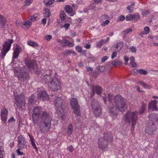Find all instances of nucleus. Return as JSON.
<instances>
[{
  "instance_id": "51",
  "label": "nucleus",
  "mask_w": 158,
  "mask_h": 158,
  "mask_svg": "<svg viewBox=\"0 0 158 158\" xmlns=\"http://www.w3.org/2000/svg\"><path fill=\"white\" fill-rule=\"evenodd\" d=\"M44 14L45 16L47 17H49L50 15V11L48 9L46 10V12H44Z\"/></svg>"
},
{
  "instance_id": "19",
  "label": "nucleus",
  "mask_w": 158,
  "mask_h": 158,
  "mask_svg": "<svg viewBox=\"0 0 158 158\" xmlns=\"http://www.w3.org/2000/svg\"><path fill=\"white\" fill-rule=\"evenodd\" d=\"M40 118L41 119L40 121H51L50 116L46 111H44L40 114Z\"/></svg>"
},
{
  "instance_id": "50",
  "label": "nucleus",
  "mask_w": 158,
  "mask_h": 158,
  "mask_svg": "<svg viewBox=\"0 0 158 158\" xmlns=\"http://www.w3.org/2000/svg\"><path fill=\"white\" fill-rule=\"evenodd\" d=\"M109 18V16L106 14L103 15L101 17V19L102 20H104L106 19H108Z\"/></svg>"
},
{
  "instance_id": "44",
  "label": "nucleus",
  "mask_w": 158,
  "mask_h": 158,
  "mask_svg": "<svg viewBox=\"0 0 158 158\" xmlns=\"http://www.w3.org/2000/svg\"><path fill=\"white\" fill-rule=\"evenodd\" d=\"M37 15V14H35L32 16H29L28 17V19L32 21H35L36 20Z\"/></svg>"
},
{
  "instance_id": "47",
  "label": "nucleus",
  "mask_w": 158,
  "mask_h": 158,
  "mask_svg": "<svg viewBox=\"0 0 158 158\" xmlns=\"http://www.w3.org/2000/svg\"><path fill=\"white\" fill-rule=\"evenodd\" d=\"M138 71L139 73L141 74L146 75L147 73V72L146 71L143 69H139Z\"/></svg>"
},
{
  "instance_id": "59",
  "label": "nucleus",
  "mask_w": 158,
  "mask_h": 158,
  "mask_svg": "<svg viewBox=\"0 0 158 158\" xmlns=\"http://www.w3.org/2000/svg\"><path fill=\"white\" fill-rule=\"evenodd\" d=\"M15 23L17 26H20L22 25V23L20 20H18L16 21Z\"/></svg>"
},
{
  "instance_id": "46",
  "label": "nucleus",
  "mask_w": 158,
  "mask_h": 158,
  "mask_svg": "<svg viewBox=\"0 0 158 158\" xmlns=\"http://www.w3.org/2000/svg\"><path fill=\"white\" fill-rule=\"evenodd\" d=\"M32 0H26L24 3V6H28L31 4L32 2Z\"/></svg>"
},
{
  "instance_id": "53",
  "label": "nucleus",
  "mask_w": 158,
  "mask_h": 158,
  "mask_svg": "<svg viewBox=\"0 0 158 158\" xmlns=\"http://www.w3.org/2000/svg\"><path fill=\"white\" fill-rule=\"evenodd\" d=\"M31 145L33 146V148L35 149V151L37 152L38 151V148L36 147L34 141V140H32V142H31Z\"/></svg>"
},
{
  "instance_id": "4",
  "label": "nucleus",
  "mask_w": 158,
  "mask_h": 158,
  "mask_svg": "<svg viewBox=\"0 0 158 158\" xmlns=\"http://www.w3.org/2000/svg\"><path fill=\"white\" fill-rule=\"evenodd\" d=\"M15 103L19 110L24 109L26 104L25 100L24 94L21 93L19 95L16 93H14Z\"/></svg>"
},
{
  "instance_id": "36",
  "label": "nucleus",
  "mask_w": 158,
  "mask_h": 158,
  "mask_svg": "<svg viewBox=\"0 0 158 158\" xmlns=\"http://www.w3.org/2000/svg\"><path fill=\"white\" fill-rule=\"evenodd\" d=\"M139 83L140 85L145 88L149 89L151 87L150 86L143 82L140 81L139 82Z\"/></svg>"
},
{
  "instance_id": "5",
  "label": "nucleus",
  "mask_w": 158,
  "mask_h": 158,
  "mask_svg": "<svg viewBox=\"0 0 158 158\" xmlns=\"http://www.w3.org/2000/svg\"><path fill=\"white\" fill-rule=\"evenodd\" d=\"M137 111L131 112L128 111L125 114V120L130 123L131 121L133 130H134L138 118Z\"/></svg>"
},
{
  "instance_id": "30",
  "label": "nucleus",
  "mask_w": 158,
  "mask_h": 158,
  "mask_svg": "<svg viewBox=\"0 0 158 158\" xmlns=\"http://www.w3.org/2000/svg\"><path fill=\"white\" fill-rule=\"evenodd\" d=\"M146 107V105L144 103H143L141 106L139 108V113L141 114L143 113L145 110Z\"/></svg>"
},
{
  "instance_id": "23",
  "label": "nucleus",
  "mask_w": 158,
  "mask_h": 158,
  "mask_svg": "<svg viewBox=\"0 0 158 158\" xmlns=\"http://www.w3.org/2000/svg\"><path fill=\"white\" fill-rule=\"evenodd\" d=\"M149 119L152 122L156 121L158 123V114L152 113L149 116Z\"/></svg>"
},
{
  "instance_id": "39",
  "label": "nucleus",
  "mask_w": 158,
  "mask_h": 158,
  "mask_svg": "<svg viewBox=\"0 0 158 158\" xmlns=\"http://www.w3.org/2000/svg\"><path fill=\"white\" fill-rule=\"evenodd\" d=\"M150 11L149 10H142L141 14L143 17L146 16L150 14Z\"/></svg>"
},
{
  "instance_id": "33",
  "label": "nucleus",
  "mask_w": 158,
  "mask_h": 158,
  "mask_svg": "<svg viewBox=\"0 0 158 158\" xmlns=\"http://www.w3.org/2000/svg\"><path fill=\"white\" fill-rule=\"evenodd\" d=\"M73 126L71 124H70L68 127L67 133L69 135H70L73 132Z\"/></svg>"
},
{
  "instance_id": "28",
  "label": "nucleus",
  "mask_w": 158,
  "mask_h": 158,
  "mask_svg": "<svg viewBox=\"0 0 158 158\" xmlns=\"http://www.w3.org/2000/svg\"><path fill=\"white\" fill-rule=\"evenodd\" d=\"M135 2H131V5L128 6L127 7V9L129 11V12H131L133 10Z\"/></svg>"
},
{
  "instance_id": "29",
  "label": "nucleus",
  "mask_w": 158,
  "mask_h": 158,
  "mask_svg": "<svg viewBox=\"0 0 158 158\" xmlns=\"http://www.w3.org/2000/svg\"><path fill=\"white\" fill-rule=\"evenodd\" d=\"M94 87V90L96 91V93L98 95L101 96L100 94L102 91V89L101 88L98 86H96Z\"/></svg>"
},
{
  "instance_id": "18",
  "label": "nucleus",
  "mask_w": 158,
  "mask_h": 158,
  "mask_svg": "<svg viewBox=\"0 0 158 158\" xmlns=\"http://www.w3.org/2000/svg\"><path fill=\"white\" fill-rule=\"evenodd\" d=\"M157 101L156 100L152 101L149 104L148 109L150 111H154L157 110L158 108L157 107L156 104L157 103Z\"/></svg>"
},
{
  "instance_id": "17",
  "label": "nucleus",
  "mask_w": 158,
  "mask_h": 158,
  "mask_svg": "<svg viewBox=\"0 0 158 158\" xmlns=\"http://www.w3.org/2000/svg\"><path fill=\"white\" fill-rule=\"evenodd\" d=\"M15 75L17 77L19 81L21 78H22L23 81H25L27 80L28 77V73L26 72H22L19 73L18 72H15Z\"/></svg>"
},
{
  "instance_id": "12",
  "label": "nucleus",
  "mask_w": 158,
  "mask_h": 158,
  "mask_svg": "<svg viewBox=\"0 0 158 158\" xmlns=\"http://www.w3.org/2000/svg\"><path fill=\"white\" fill-rule=\"evenodd\" d=\"M140 17L138 13H135L134 15L128 14L126 16V19L127 21H132L137 22Z\"/></svg>"
},
{
  "instance_id": "26",
  "label": "nucleus",
  "mask_w": 158,
  "mask_h": 158,
  "mask_svg": "<svg viewBox=\"0 0 158 158\" xmlns=\"http://www.w3.org/2000/svg\"><path fill=\"white\" fill-rule=\"evenodd\" d=\"M36 102V97L34 95H31L28 100V104L31 106H32Z\"/></svg>"
},
{
  "instance_id": "32",
  "label": "nucleus",
  "mask_w": 158,
  "mask_h": 158,
  "mask_svg": "<svg viewBox=\"0 0 158 158\" xmlns=\"http://www.w3.org/2000/svg\"><path fill=\"white\" fill-rule=\"evenodd\" d=\"M27 44L33 47L38 46V43L32 41H28L27 42Z\"/></svg>"
},
{
  "instance_id": "58",
  "label": "nucleus",
  "mask_w": 158,
  "mask_h": 158,
  "mask_svg": "<svg viewBox=\"0 0 158 158\" xmlns=\"http://www.w3.org/2000/svg\"><path fill=\"white\" fill-rule=\"evenodd\" d=\"M118 52L116 51L113 52L111 56V58L112 59H113L116 57L117 55V53Z\"/></svg>"
},
{
  "instance_id": "37",
  "label": "nucleus",
  "mask_w": 158,
  "mask_h": 158,
  "mask_svg": "<svg viewBox=\"0 0 158 158\" xmlns=\"http://www.w3.org/2000/svg\"><path fill=\"white\" fill-rule=\"evenodd\" d=\"M122 64V62L118 60H116L112 62V64L114 65H120Z\"/></svg>"
},
{
  "instance_id": "13",
  "label": "nucleus",
  "mask_w": 158,
  "mask_h": 158,
  "mask_svg": "<svg viewBox=\"0 0 158 158\" xmlns=\"http://www.w3.org/2000/svg\"><path fill=\"white\" fill-rule=\"evenodd\" d=\"M25 62L26 65L29 68L32 69L35 71V67L37 68L36 62L33 60H29L28 59H25Z\"/></svg>"
},
{
  "instance_id": "54",
  "label": "nucleus",
  "mask_w": 158,
  "mask_h": 158,
  "mask_svg": "<svg viewBox=\"0 0 158 158\" xmlns=\"http://www.w3.org/2000/svg\"><path fill=\"white\" fill-rule=\"evenodd\" d=\"M3 151L2 149V147L0 146V158H4V156L3 154Z\"/></svg>"
},
{
  "instance_id": "8",
  "label": "nucleus",
  "mask_w": 158,
  "mask_h": 158,
  "mask_svg": "<svg viewBox=\"0 0 158 158\" xmlns=\"http://www.w3.org/2000/svg\"><path fill=\"white\" fill-rule=\"evenodd\" d=\"M51 121L49 120L46 121H40L39 125L40 131L43 133L48 132L50 129Z\"/></svg>"
},
{
  "instance_id": "56",
  "label": "nucleus",
  "mask_w": 158,
  "mask_h": 158,
  "mask_svg": "<svg viewBox=\"0 0 158 158\" xmlns=\"http://www.w3.org/2000/svg\"><path fill=\"white\" fill-rule=\"evenodd\" d=\"M57 42L60 43V44L61 46L65 47V45L64 43V40H61L60 39H58L57 40Z\"/></svg>"
},
{
  "instance_id": "22",
  "label": "nucleus",
  "mask_w": 158,
  "mask_h": 158,
  "mask_svg": "<svg viewBox=\"0 0 158 158\" xmlns=\"http://www.w3.org/2000/svg\"><path fill=\"white\" fill-rule=\"evenodd\" d=\"M65 10L68 14L70 16H72L75 14L74 12L73 11V9L70 6L67 5L66 6Z\"/></svg>"
},
{
  "instance_id": "9",
  "label": "nucleus",
  "mask_w": 158,
  "mask_h": 158,
  "mask_svg": "<svg viewBox=\"0 0 158 158\" xmlns=\"http://www.w3.org/2000/svg\"><path fill=\"white\" fill-rule=\"evenodd\" d=\"M91 105L95 116H99L102 113V109L98 102L95 100H93L91 102Z\"/></svg>"
},
{
  "instance_id": "1",
  "label": "nucleus",
  "mask_w": 158,
  "mask_h": 158,
  "mask_svg": "<svg viewBox=\"0 0 158 158\" xmlns=\"http://www.w3.org/2000/svg\"><path fill=\"white\" fill-rule=\"evenodd\" d=\"M52 99L54 104L57 107L56 112L57 114L62 119H63L64 117V110L62 108L63 99L60 97H57L56 96L53 97Z\"/></svg>"
},
{
  "instance_id": "63",
  "label": "nucleus",
  "mask_w": 158,
  "mask_h": 158,
  "mask_svg": "<svg viewBox=\"0 0 158 158\" xmlns=\"http://www.w3.org/2000/svg\"><path fill=\"white\" fill-rule=\"evenodd\" d=\"M52 38V36L50 35H46L44 36V38L47 40H49Z\"/></svg>"
},
{
  "instance_id": "61",
  "label": "nucleus",
  "mask_w": 158,
  "mask_h": 158,
  "mask_svg": "<svg viewBox=\"0 0 158 158\" xmlns=\"http://www.w3.org/2000/svg\"><path fill=\"white\" fill-rule=\"evenodd\" d=\"M131 51L132 52L135 53L136 52V48L134 46H132L130 48Z\"/></svg>"
},
{
  "instance_id": "11",
  "label": "nucleus",
  "mask_w": 158,
  "mask_h": 158,
  "mask_svg": "<svg viewBox=\"0 0 158 158\" xmlns=\"http://www.w3.org/2000/svg\"><path fill=\"white\" fill-rule=\"evenodd\" d=\"M17 140L18 145L20 148L22 149L27 147V141L22 135H19L17 138Z\"/></svg>"
},
{
  "instance_id": "7",
  "label": "nucleus",
  "mask_w": 158,
  "mask_h": 158,
  "mask_svg": "<svg viewBox=\"0 0 158 158\" xmlns=\"http://www.w3.org/2000/svg\"><path fill=\"white\" fill-rule=\"evenodd\" d=\"M13 42V40L12 39H9L6 40L4 44H3L2 52L1 54V57L3 59L4 58L6 53L10 50L11 45Z\"/></svg>"
},
{
  "instance_id": "10",
  "label": "nucleus",
  "mask_w": 158,
  "mask_h": 158,
  "mask_svg": "<svg viewBox=\"0 0 158 158\" xmlns=\"http://www.w3.org/2000/svg\"><path fill=\"white\" fill-rule=\"evenodd\" d=\"M70 102V105L74 112L77 115H79L80 106L77 99L75 98H72L71 99Z\"/></svg>"
},
{
  "instance_id": "20",
  "label": "nucleus",
  "mask_w": 158,
  "mask_h": 158,
  "mask_svg": "<svg viewBox=\"0 0 158 158\" xmlns=\"http://www.w3.org/2000/svg\"><path fill=\"white\" fill-rule=\"evenodd\" d=\"M109 112L110 115L113 118H115L117 117V109L115 107H110Z\"/></svg>"
},
{
  "instance_id": "21",
  "label": "nucleus",
  "mask_w": 158,
  "mask_h": 158,
  "mask_svg": "<svg viewBox=\"0 0 158 158\" xmlns=\"http://www.w3.org/2000/svg\"><path fill=\"white\" fill-rule=\"evenodd\" d=\"M123 45V43L122 42H120L117 44H114L112 48H113L115 50V51L119 52L120 51Z\"/></svg>"
},
{
  "instance_id": "57",
  "label": "nucleus",
  "mask_w": 158,
  "mask_h": 158,
  "mask_svg": "<svg viewBox=\"0 0 158 158\" xmlns=\"http://www.w3.org/2000/svg\"><path fill=\"white\" fill-rule=\"evenodd\" d=\"M125 19V16L123 15H120L118 18V19H117V21H123Z\"/></svg>"
},
{
  "instance_id": "45",
  "label": "nucleus",
  "mask_w": 158,
  "mask_h": 158,
  "mask_svg": "<svg viewBox=\"0 0 158 158\" xmlns=\"http://www.w3.org/2000/svg\"><path fill=\"white\" fill-rule=\"evenodd\" d=\"M76 51L79 53H81L82 51V48L80 46H77L75 47Z\"/></svg>"
},
{
  "instance_id": "24",
  "label": "nucleus",
  "mask_w": 158,
  "mask_h": 158,
  "mask_svg": "<svg viewBox=\"0 0 158 158\" xmlns=\"http://www.w3.org/2000/svg\"><path fill=\"white\" fill-rule=\"evenodd\" d=\"M31 24V22L28 20L25 21L22 25V27L23 29H26L29 28Z\"/></svg>"
},
{
  "instance_id": "41",
  "label": "nucleus",
  "mask_w": 158,
  "mask_h": 158,
  "mask_svg": "<svg viewBox=\"0 0 158 158\" xmlns=\"http://www.w3.org/2000/svg\"><path fill=\"white\" fill-rule=\"evenodd\" d=\"M15 47L14 52L20 53L21 51L20 47L19 45H16Z\"/></svg>"
},
{
  "instance_id": "42",
  "label": "nucleus",
  "mask_w": 158,
  "mask_h": 158,
  "mask_svg": "<svg viewBox=\"0 0 158 158\" xmlns=\"http://www.w3.org/2000/svg\"><path fill=\"white\" fill-rule=\"evenodd\" d=\"M65 13L63 11L60 12V16L61 19L62 20H64L65 19Z\"/></svg>"
},
{
  "instance_id": "34",
  "label": "nucleus",
  "mask_w": 158,
  "mask_h": 158,
  "mask_svg": "<svg viewBox=\"0 0 158 158\" xmlns=\"http://www.w3.org/2000/svg\"><path fill=\"white\" fill-rule=\"evenodd\" d=\"M150 28L148 27H146L144 28V31L141 33V35H143L148 34L149 32Z\"/></svg>"
},
{
  "instance_id": "55",
  "label": "nucleus",
  "mask_w": 158,
  "mask_h": 158,
  "mask_svg": "<svg viewBox=\"0 0 158 158\" xmlns=\"http://www.w3.org/2000/svg\"><path fill=\"white\" fill-rule=\"evenodd\" d=\"M54 2V0H48L45 3V5L48 6L52 4Z\"/></svg>"
},
{
  "instance_id": "6",
  "label": "nucleus",
  "mask_w": 158,
  "mask_h": 158,
  "mask_svg": "<svg viewBox=\"0 0 158 158\" xmlns=\"http://www.w3.org/2000/svg\"><path fill=\"white\" fill-rule=\"evenodd\" d=\"M105 139L102 138L98 139V146L101 149H104L106 147V143L110 142L113 140V137L111 133L105 135Z\"/></svg>"
},
{
  "instance_id": "48",
  "label": "nucleus",
  "mask_w": 158,
  "mask_h": 158,
  "mask_svg": "<svg viewBox=\"0 0 158 158\" xmlns=\"http://www.w3.org/2000/svg\"><path fill=\"white\" fill-rule=\"evenodd\" d=\"M19 53L14 52L13 53V56L12 57V60H14L18 57Z\"/></svg>"
},
{
  "instance_id": "15",
  "label": "nucleus",
  "mask_w": 158,
  "mask_h": 158,
  "mask_svg": "<svg viewBox=\"0 0 158 158\" xmlns=\"http://www.w3.org/2000/svg\"><path fill=\"white\" fill-rule=\"evenodd\" d=\"M38 98L40 100H48L49 99V95L45 91L40 92L38 94Z\"/></svg>"
},
{
  "instance_id": "3",
  "label": "nucleus",
  "mask_w": 158,
  "mask_h": 158,
  "mask_svg": "<svg viewBox=\"0 0 158 158\" xmlns=\"http://www.w3.org/2000/svg\"><path fill=\"white\" fill-rule=\"evenodd\" d=\"M114 102L117 108L120 111L124 112L127 108L124 98L119 94L116 95L114 98Z\"/></svg>"
},
{
  "instance_id": "14",
  "label": "nucleus",
  "mask_w": 158,
  "mask_h": 158,
  "mask_svg": "<svg viewBox=\"0 0 158 158\" xmlns=\"http://www.w3.org/2000/svg\"><path fill=\"white\" fill-rule=\"evenodd\" d=\"M156 127L154 125L148 126L145 129V131L149 134L152 135L156 133Z\"/></svg>"
},
{
  "instance_id": "60",
  "label": "nucleus",
  "mask_w": 158,
  "mask_h": 158,
  "mask_svg": "<svg viewBox=\"0 0 158 158\" xmlns=\"http://www.w3.org/2000/svg\"><path fill=\"white\" fill-rule=\"evenodd\" d=\"M20 148H19L16 150L17 154L19 156H22L24 154L23 152L20 151Z\"/></svg>"
},
{
  "instance_id": "16",
  "label": "nucleus",
  "mask_w": 158,
  "mask_h": 158,
  "mask_svg": "<svg viewBox=\"0 0 158 158\" xmlns=\"http://www.w3.org/2000/svg\"><path fill=\"white\" fill-rule=\"evenodd\" d=\"M8 111L6 109L3 108L2 109L1 111V116L2 121L4 123H6L7 120V115Z\"/></svg>"
},
{
  "instance_id": "49",
  "label": "nucleus",
  "mask_w": 158,
  "mask_h": 158,
  "mask_svg": "<svg viewBox=\"0 0 158 158\" xmlns=\"http://www.w3.org/2000/svg\"><path fill=\"white\" fill-rule=\"evenodd\" d=\"M108 100L110 103H111L113 99V96L112 94H108Z\"/></svg>"
},
{
  "instance_id": "52",
  "label": "nucleus",
  "mask_w": 158,
  "mask_h": 158,
  "mask_svg": "<svg viewBox=\"0 0 158 158\" xmlns=\"http://www.w3.org/2000/svg\"><path fill=\"white\" fill-rule=\"evenodd\" d=\"M109 23V21L108 20H106V21L103 22L101 23V25L102 27L105 26L108 24Z\"/></svg>"
},
{
  "instance_id": "64",
  "label": "nucleus",
  "mask_w": 158,
  "mask_h": 158,
  "mask_svg": "<svg viewBox=\"0 0 158 158\" xmlns=\"http://www.w3.org/2000/svg\"><path fill=\"white\" fill-rule=\"evenodd\" d=\"M131 73L133 75H135L137 73V71L136 69H134L131 71Z\"/></svg>"
},
{
  "instance_id": "43",
  "label": "nucleus",
  "mask_w": 158,
  "mask_h": 158,
  "mask_svg": "<svg viewBox=\"0 0 158 158\" xmlns=\"http://www.w3.org/2000/svg\"><path fill=\"white\" fill-rule=\"evenodd\" d=\"M105 41L103 40H101L99 41L97 43L96 46L98 48H100L105 43Z\"/></svg>"
},
{
  "instance_id": "27",
  "label": "nucleus",
  "mask_w": 158,
  "mask_h": 158,
  "mask_svg": "<svg viewBox=\"0 0 158 158\" xmlns=\"http://www.w3.org/2000/svg\"><path fill=\"white\" fill-rule=\"evenodd\" d=\"M64 43L65 45V47L68 46L69 47H72L74 46V43H72L70 41L66 39L64 40Z\"/></svg>"
},
{
  "instance_id": "40",
  "label": "nucleus",
  "mask_w": 158,
  "mask_h": 158,
  "mask_svg": "<svg viewBox=\"0 0 158 158\" xmlns=\"http://www.w3.org/2000/svg\"><path fill=\"white\" fill-rule=\"evenodd\" d=\"M6 21L5 19L3 17L0 15V23L3 27L4 26L5 22Z\"/></svg>"
},
{
  "instance_id": "62",
  "label": "nucleus",
  "mask_w": 158,
  "mask_h": 158,
  "mask_svg": "<svg viewBox=\"0 0 158 158\" xmlns=\"http://www.w3.org/2000/svg\"><path fill=\"white\" fill-rule=\"evenodd\" d=\"M70 26V24L68 23H66L64 24L63 27L66 30H68Z\"/></svg>"
},
{
  "instance_id": "35",
  "label": "nucleus",
  "mask_w": 158,
  "mask_h": 158,
  "mask_svg": "<svg viewBox=\"0 0 158 158\" xmlns=\"http://www.w3.org/2000/svg\"><path fill=\"white\" fill-rule=\"evenodd\" d=\"M64 55V56H67L69 54L70 55L71 53L75 54L76 52L74 51H72L69 50H67L63 52Z\"/></svg>"
},
{
  "instance_id": "25",
  "label": "nucleus",
  "mask_w": 158,
  "mask_h": 158,
  "mask_svg": "<svg viewBox=\"0 0 158 158\" xmlns=\"http://www.w3.org/2000/svg\"><path fill=\"white\" fill-rule=\"evenodd\" d=\"M40 115L35 114L33 113L32 114V119L33 123L34 124H36L37 123L39 120V118Z\"/></svg>"
},
{
  "instance_id": "2",
  "label": "nucleus",
  "mask_w": 158,
  "mask_h": 158,
  "mask_svg": "<svg viewBox=\"0 0 158 158\" xmlns=\"http://www.w3.org/2000/svg\"><path fill=\"white\" fill-rule=\"evenodd\" d=\"M44 79L46 83H48L52 90L56 91L60 88V81L56 77L51 78L49 76L46 75L44 76Z\"/></svg>"
},
{
  "instance_id": "31",
  "label": "nucleus",
  "mask_w": 158,
  "mask_h": 158,
  "mask_svg": "<svg viewBox=\"0 0 158 158\" xmlns=\"http://www.w3.org/2000/svg\"><path fill=\"white\" fill-rule=\"evenodd\" d=\"M41 110L40 108L39 107L36 106L34 108L33 110V113L35 114H38L40 115V114Z\"/></svg>"
},
{
  "instance_id": "38",
  "label": "nucleus",
  "mask_w": 158,
  "mask_h": 158,
  "mask_svg": "<svg viewBox=\"0 0 158 158\" xmlns=\"http://www.w3.org/2000/svg\"><path fill=\"white\" fill-rule=\"evenodd\" d=\"M132 30L131 28H128L126 30H124L123 32H122V33L124 35H126L128 33L130 32H131L132 31Z\"/></svg>"
}]
</instances>
